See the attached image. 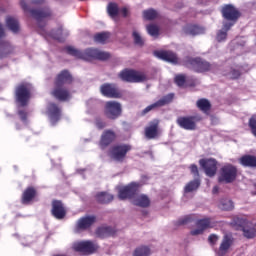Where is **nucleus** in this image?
<instances>
[{
    "label": "nucleus",
    "mask_w": 256,
    "mask_h": 256,
    "mask_svg": "<svg viewBox=\"0 0 256 256\" xmlns=\"http://www.w3.org/2000/svg\"><path fill=\"white\" fill-rule=\"evenodd\" d=\"M68 55L76 57V59H83L84 61H109L111 54L109 52L101 51L97 48H87L83 51L77 50L72 46L65 48Z\"/></svg>",
    "instance_id": "1"
},
{
    "label": "nucleus",
    "mask_w": 256,
    "mask_h": 256,
    "mask_svg": "<svg viewBox=\"0 0 256 256\" xmlns=\"http://www.w3.org/2000/svg\"><path fill=\"white\" fill-rule=\"evenodd\" d=\"M118 77L121 81H124V83H145L146 81H149L147 73L130 68H125L120 71Z\"/></svg>",
    "instance_id": "2"
},
{
    "label": "nucleus",
    "mask_w": 256,
    "mask_h": 256,
    "mask_svg": "<svg viewBox=\"0 0 256 256\" xmlns=\"http://www.w3.org/2000/svg\"><path fill=\"white\" fill-rule=\"evenodd\" d=\"M72 251L74 253H78L82 256L93 255V253H97L99 249V245L91 240H81L76 241L71 246Z\"/></svg>",
    "instance_id": "3"
},
{
    "label": "nucleus",
    "mask_w": 256,
    "mask_h": 256,
    "mask_svg": "<svg viewBox=\"0 0 256 256\" xmlns=\"http://www.w3.org/2000/svg\"><path fill=\"white\" fill-rule=\"evenodd\" d=\"M15 99L20 107H27L31 99V85L27 82L18 84L15 88Z\"/></svg>",
    "instance_id": "4"
},
{
    "label": "nucleus",
    "mask_w": 256,
    "mask_h": 256,
    "mask_svg": "<svg viewBox=\"0 0 256 256\" xmlns=\"http://www.w3.org/2000/svg\"><path fill=\"white\" fill-rule=\"evenodd\" d=\"M132 147L129 144H116L108 150V156L113 161H117L118 163H123L127 158V153L131 151Z\"/></svg>",
    "instance_id": "5"
},
{
    "label": "nucleus",
    "mask_w": 256,
    "mask_h": 256,
    "mask_svg": "<svg viewBox=\"0 0 256 256\" xmlns=\"http://www.w3.org/2000/svg\"><path fill=\"white\" fill-rule=\"evenodd\" d=\"M202 120L203 118L200 115L180 116L177 118L176 123L185 131H195L197 130V123Z\"/></svg>",
    "instance_id": "6"
},
{
    "label": "nucleus",
    "mask_w": 256,
    "mask_h": 256,
    "mask_svg": "<svg viewBox=\"0 0 256 256\" xmlns=\"http://www.w3.org/2000/svg\"><path fill=\"white\" fill-rule=\"evenodd\" d=\"M123 113V108L121 107V103L117 101H107L104 106V115L107 119H111L115 121V119H119Z\"/></svg>",
    "instance_id": "7"
},
{
    "label": "nucleus",
    "mask_w": 256,
    "mask_h": 256,
    "mask_svg": "<svg viewBox=\"0 0 256 256\" xmlns=\"http://www.w3.org/2000/svg\"><path fill=\"white\" fill-rule=\"evenodd\" d=\"M139 189H141V184L139 182H132L118 191V198L121 201H125L126 199H135V195H137Z\"/></svg>",
    "instance_id": "8"
},
{
    "label": "nucleus",
    "mask_w": 256,
    "mask_h": 256,
    "mask_svg": "<svg viewBox=\"0 0 256 256\" xmlns=\"http://www.w3.org/2000/svg\"><path fill=\"white\" fill-rule=\"evenodd\" d=\"M237 179V167L227 164L220 169L219 183H233Z\"/></svg>",
    "instance_id": "9"
},
{
    "label": "nucleus",
    "mask_w": 256,
    "mask_h": 256,
    "mask_svg": "<svg viewBox=\"0 0 256 256\" xmlns=\"http://www.w3.org/2000/svg\"><path fill=\"white\" fill-rule=\"evenodd\" d=\"M171 101H173V94H168L162 97L161 99H159L158 101H156L155 103L150 104L149 106L144 108L140 112L139 116L145 117V115H147L148 113H151V111H155V109H159V107H165V105H169Z\"/></svg>",
    "instance_id": "10"
},
{
    "label": "nucleus",
    "mask_w": 256,
    "mask_h": 256,
    "mask_svg": "<svg viewBox=\"0 0 256 256\" xmlns=\"http://www.w3.org/2000/svg\"><path fill=\"white\" fill-rule=\"evenodd\" d=\"M95 223H97V216L95 215L81 217L75 225V231L76 233H81V231H89V229L93 227Z\"/></svg>",
    "instance_id": "11"
},
{
    "label": "nucleus",
    "mask_w": 256,
    "mask_h": 256,
    "mask_svg": "<svg viewBox=\"0 0 256 256\" xmlns=\"http://www.w3.org/2000/svg\"><path fill=\"white\" fill-rule=\"evenodd\" d=\"M199 165L204 169L207 177H215L217 175V160L214 158H202L199 160Z\"/></svg>",
    "instance_id": "12"
},
{
    "label": "nucleus",
    "mask_w": 256,
    "mask_h": 256,
    "mask_svg": "<svg viewBox=\"0 0 256 256\" xmlns=\"http://www.w3.org/2000/svg\"><path fill=\"white\" fill-rule=\"evenodd\" d=\"M116 140L117 133H115V131H113L112 129L104 130L100 137L99 147L100 149L105 150L107 149V147H109V145L115 143Z\"/></svg>",
    "instance_id": "13"
},
{
    "label": "nucleus",
    "mask_w": 256,
    "mask_h": 256,
    "mask_svg": "<svg viewBox=\"0 0 256 256\" xmlns=\"http://www.w3.org/2000/svg\"><path fill=\"white\" fill-rule=\"evenodd\" d=\"M52 208L51 215L54 219H58L61 221L64 217H67V209L65 208V204L61 200H52Z\"/></svg>",
    "instance_id": "14"
},
{
    "label": "nucleus",
    "mask_w": 256,
    "mask_h": 256,
    "mask_svg": "<svg viewBox=\"0 0 256 256\" xmlns=\"http://www.w3.org/2000/svg\"><path fill=\"white\" fill-rule=\"evenodd\" d=\"M196 229L191 230L190 235L197 236L203 235L207 229H213L211 218H202L196 221Z\"/></svg>",
    "instance_id": "15"
},
{
    "label": "nucleus",
    "mask_w": 256,
    "mask_h": 256,
    "mask_svg": "<svg viewBox=\"0 0 256 256\" xmlns=\"http://www.w3.org/2000/svg\"><path fill=\"white\" fill-rule=\"evenodd\" d=\"M100 91L104 97H108L110 99L121 98V91H119V88H117V85L115 84H103Z\"/></svg>",
    "instance_id": "16"
},
{
    "label": "nucleus",
    "mask_w": 256,
    "mask_h": 256,
    "mask_svg": "<svg viewBox=\"0 0 256 256\" xmlns=\"http://www.w3.org/2000/svg\"><path fill=\"white\" fill-rule=\"evenodd\" d=\"M222 15L226 21H233L235 23L241 17V12L232 4H228L222 8Z\"/></svg>",
    "instance_id": "17"
},
{
    "label": "nucleus",
    "mask_w": 256,
    "mask_h": 256,
    "mask_svg": "<svg viewBox=\"0 0 256 256\" xmlns=\"http://www.w3.org/2000/svg\"><path fill=\"white\" fill-rule=\"evenodd\" d=\"M159 119H153L148 126L144 128V135L146 139H157L159 137Z\"/></svg>",
    "instance_id": "18"
},
{
    "label": "nucleus",
    "mask_w": 256,
    "mask_h": 256,
    "mask_svg": "<svg viewBox=\"0 0 256 256\" xmlns=\"http://www.w3.org/2000/svg\"><path fill=\"white\" fill-rule=\"evenodd\" d=\"M31 16L36 19L38 22V26L40 29H43L45 27V24H41L43 19H47V17H51V10L47 7H44L42 9H31L30 10Z\"/></svg>",
    "instance_id": "19"
},
{
    "label": "nucleus",
    "mask_w": 256,
    "mask_h": 256,
    "mask_svg": "<svg viewBox=\"0 0 256 256\" xmlns=\"http://www.w3.org/2000/svg\"><path fill=\"white\" fill-rule=\"evenodd\" d=\"M154 55L155 57H158V59H162V61L172 63L173 65H177V63H179V57L173 51L159 50L155 51Z\"/></svg>",
    "instance_id": "20"
},
{
    "label": "nucleus",
    "mask_w": 256,
    "mask_h": 256,
    "mask_svg": "<svg viewBox=\"0 0 256 256\" xmlns=\"http://www.w3.org/2000/svg\"><path fill=\"white\" fill-rule=\"evenodd\" d=\"M37 195H38L37 188L33 186L27 187L21 195L22 205H31V203H33V201L37 199Z\"/></svg>",
    "instance_id": "21"
},
{
    "label": "nucleus",
    "mask_w": 256,
    "mask_h": 256,
    "mask_svg": "<svg viewBox=\"0 0 256 256\" xmlns=\"http://www.w3.org/2000/svg\"><path fill=\"white\" fill-rule=\"evenodd\" d=\"M51 95H53L58 101H69V99H71V91L61 85H55Z\"/></svg>",
    "instance_id": "22"
},
{
    "label": "nucleus",
    "mask_w": 256,
    "mask_h": 256,
    "mask_svg": "<svg viewBox=\"0 0 256 256\" xmlns=\"http://www.w3.org/2000/svg\"><path fill=\"white\" fill-rule=\"evenodd\" d=\"M233 243H235V238H233V236L228 234L224 235L220 243V246L218 248V255L219 256L227 255L231 247H233Z\"/></svg>",
    "instance_id": "23"
},
{
    "label": "nucleus",
    "mask_w": 256,
    "mask_h": 256,
    "mask_svg": "<svg viewBox=\"0 0 256 256\" xmlns=\"http://www.w3.org/2000/svg\"><path fill=\"white\" fill-rule=\"evenodd\" d=\"M73 83V76L71 75V73H69V71L67 70H63L61 71L57 76L56 79L54 81V85H61L64 86L66 84H71Z\"/></svg>",
    "instance_id": "24"
},
{
    "label": "nucleus",
    "mask_w": 256,
    "mask_h": 256,
    "mask_svg": "<svg viewBox=\"0 0 256 256\" xmlns=\"http://www.w3.org/2000/svg\"><path fill=\"white\" fill-rule=\"evenodd\" d=\"M48 113L51 123L55 125L59 119H61V108L55 103H50L48 105Z\"/></svg>",
    "instance_id": "25"
},
{
    "label": "nucleus",
    "mask_w": 256,
    "mask_h": 256,
    "mask_svg": "<svg viewBox=\"0 0 256 256\" xmlns=\"http://www.w3.org/2000/svg\"><path fill=\"white\" fill-rule=\"evenodd\" d=\"M132 203L136 207L147 209V207L151 206V199L146 194H140L133 198Z\"/></svg>",
    "instance_id": "26"
},
{
    "label": "nucleus",
    "mask_w": 256,
    "mask_h": 256,
    "mask_svg": "<svg viewBox=\"0 0 256 256\" xmlns=\"http://www.w3.org/2000/svg\"><path fill=\"white\" fill-rule=\"evenodd\" d=\"M117 231L115 228L111 226H100L96 229V236L99 237V239H107V237H111L115 235Z\"/></svg>",
    "instance_id": "27"
},
{
    "label": "nucleus",
    "mask_w": 256,
    "mask_h": 256,
    "mask_svg": "<svg viewBox=\"0 0 256 256\" xmlns=\"http://www.w3.org/2000/svg\"><path fill=\"white\" fill-rule=\"evenodd\" d=\"M15 53V47L9 43V41L0 42V59H5Z\"/></svg>",
    "instance_id": "28"
},
{
    "label": "nucleus",
    "mask_w": 256,
    "mask_h": 256,
    "mask_svg": "<svg viewBox=\"0 0 256 256\" xmlns=\"http://www.w3.org/2000/svg\"><path fill=\"white\" fill-rule=\"evenodd\" d=\"M184 33L195 37V35H203V33H205V28L200 27L197 24H188L184 27Z\"/></svg>",
    "instance_id": "29"
},
{
    "label": "nucleus",
    "mask_w": 256,
    "mask_h": 256,
    "mask_svg": "<svg viewBox=\"0 0 256 256\" xmlns=\"http://www.w3.org/2000/svg\"><path fill=\"white\" fill-rule=\"evenodd\" d=\"M95 199L97 203H100L101 205H109V203H111L115 197L109 192H98Z\"/></svg>",
    "instance_id": "30"
},
{
    "label": "nucleus",
    "mask_w": 256,
    "mask_h": 256,
    "mask_svg": "<svg viewBox=\"0 0 256 256\" xmlns=\"http://www.w3.org/2000/svg\"><path fill=\"white\" fill-rule=\"evenodd\" d=\"M240 165L242 167H250L251 169L256 168V156L254 155H244L239 159Z\"/></svg>",
    "instance_id": "31"
},
{
    "label": "nucleus",
    "mask_w": 256,
    "mask_h": 256,
    "mask_svg": "<svg viewBox=\"0 0 256 256\" xmlns=\"http://www.w3.org/2000/svg\"><path fill=\"white\" fill-rule=\"evenodd\" d=\"M196 107L199 111H202L205 115H209L211 111V102L207 98L198 99L196 102Z\"/></svg>",
    "instance_id": "32"
},
{
    "label": "nucleus",
    "mask_w": 256,
    "mask_h": 256,
    "mask_svg": "<svg viewBox=\"0 0 256 256\" xmlns=\"http://www.w3.org/2000/svg\"><path fill=\"white\" fill-rule=\"evenodd\" d=\"M218 207L221 211H233V209H235V203L229 198H222Z\"/></svg>",
    "instance_id": "33"
},
{
    "label": "nucleus",
    "mask_w": 256,
    "mask_h": 256,
    "mask_svg": "<svg viewBox=\"0 0 256 256\" xmlns=\"http://www.w3.org/2000/svg\"><path fill=\"white\" fill-rule=\"evenodd\" d=\"M6 25L12 33H19V20L13 16H8L6 18Z\"/></svg>",
    "instance_id": "34"
},
{
    "label": "nucleus",
    "mask_w": 256,
    "mask_h": 256,
    "mask_svg": "<svg viewBox=\"0 0 256 256\" xmlns=\"http://www.w3.org/2000/svg\"><path fill=\"white\" fill-rule=\"evenodd\" d=\"M232 225H235L240 231L246 227V225H249V221L246 218L234 216L232 219Z\"/></svg>",
    "instance_id": "35"
},
{
    "label": "nucleus",
    "mask_w": 256,
    "mask_h": 256,
    "mask_svg": "<svg viewBox=\"0 0 256 256\" xmlns=\"http://www.w3.org/2000/svg\"><path fill=\"white\" fill-rule=\"evenodd\" d=\"M107 12L108 15L114 19V17L119 15V5H117L115 2H110L107 6Z\"/></svg>",
    "instance_id": "36"
},
{
    "label": "nucleus",
    "mask_w": 256,
    "mask_h": 256,
    "mask_svg": "<svg viewBox=\"0 0 256 256\" xmlns=\"http://www.w3.org/2000/svg\"><path fill=\"white\" fill-rule=\"evenodd\" d=\"M201 185V181L199 179H195L190 181L184 188L185 193H192V191H197L199 186Z\"/></svg>",
    "instance_id": "37"
},
{
    "label": "nucleus",
    "mask_w": 256,
    "mask_h": 256,
    "mask_svg": "<svg viewBox=\"0 0 256 256\" xmlns=\"http://www.w3.org/2000/svg\"><path fill=\"white\" fill-rule=\"evenodd\" d=\"M151 255V248L148 246H139L137 247L132 256H149Z\"/></svg>",
    "instance_id": "38"
},
{
    "label": "nucleus",
    "mask_w": 256,
    "mask_h": 256,
    "mask_svg": "<svg viewBox=\"0 0 256 256\" xmlns=\"http://www.w3.org/2000/svg\"><path fill=\"white\" fill-rule=\"evenodd\" d=\"M159 14L157 13V10L155 9H148L143 11V17L146 19V21H153L154 19H157V16Z\"/></svg>",
    "instance_id": "39"
},
{
    "label": "nucleus",
    "mask_w": 256,
    "mask_h": 256,
    "mask_svg": "<svg viewBox=\"0 0 256 256\" xmlns=\"http://www.w3.org/2000/svg\"><path fill=\"white\" fill-rule=\"evenodd\" d=\"M110 34L108 32H101L94 35V41L96 43H106L109 39Z\"/></svg>",
    "instance_id": "40"
},
{
    "label": "nucleus",
    "mask_w": 256,
    "mask_h": 256,
    "mask_svg": "<svg viewBox=\"0 0 256 256\" xmlns=\"http://www.w3.org/2000/svg\"><path fill=\"white\" fill-rule=\"evenodd\" d=\"M174 83L178 87H185V85H187V77L185 76V74H178L174 78Z\"/></svg>",
    "instance_id": "41"
},
{
    "label": "nucleus",
    "mask_w": 256,
    "mask_h": 256,
    "mask_svg": "<svg viewBox=\"0 0 256 256\" xmlns=\"http://www.w3.org/2000/svg\"><path fill=\"white\" fill-rule=\"evenodd\" d=\"M148 35H151V37H158L159 35V26L155 24H149L147 27Z\"/></svg>",
    "instance_id": "42"
},
{
    "label": "nucleus",
    "mask_w": 256,
    "mask_h": 256,
    "mask_svg": "<svg viewBox=\"0 0 256 256\" xmlns=\"http://www.w3.org/2000/svg\"><path fill=\"white\" fill-rule=\"evenodd\" d=\"M248 127L254 137H256V115H252L248 121Z\"/></svg>",
    "instance_id": "43"
},
{
    "label": "nucleus",
    "mask_w": 256,
    "mask_h": 256,
    "mask_svg": "<svg viewBox=\"0 0 256 256\" xmlns=\"http://www.w3.org/2000/svg\"><path fill=\"white\" fill-rule=\"evenodd\" d=\"M241 231L243 232L244 237L246 239H255L256 237V232L255 229H247V228H242Z\"/></svg>",
    "instance_id": "44"
},
{
    "label": "nucleus",
    "mask_w": 256,
    "mask_h": 256,
    "mask_svg": "<svg viewBox=\"0 0 256 256\" xmlns=\"http://www.w3.org/2000/svg\"><path fill=\"white\" fill-rule=\"evenodd\" d=\"M51 36L53 39H56V41H61L63 37V26H60L56 31L52 30Z\"/></svg>",
    "instance_id": "45"
},
{
    "label": "nucleus",
    "mask_w": 256,
    "mask_h": 256,
    "mask_svg": "<svg viewBox=\"0 0 256 256\" xmlns=\"http://www.w3.org/2000/svg\"><path fill=\"white\" fill-rule=\"evenodd\" d=\"M132 37L134 39V43L135 45H138V47H143V45L145 44V42L143 41V38L141 37V35L138 34L137 31H134L132 33Z\"/></svg>",
    "instance_id": "46"
},
{
    "label": "nucleus",
    "mask_w": 256,
    "mask_h": 256,
    "mask_svg": "<svg viewBox=\"0 0 256 256\" xmlns=\"http://www.w3.org/2000/svg\"><path fill=\"white\" fill-rule=\"evenodd\" d=\"M211 69L210 65H194L193 71L196 73H207Z\"/></svg>",
    "instance_id": "47"
},
{
    "label": "nucleus",
    "mask_w": 256,
    "mask_h": 256,
    "mask_svg": "<svg viewBox=\"0 0 256 256\" xmlns=\"http://www.w3.org/2000/svg\"><path fill=\"white\" fill-rule=\"evenodd\" d=\"M227 39V31L219 30L216 34V40L218 43H221V41H225Z\"/></svg>",
    "instance_id": "48"
},
{
    "label": "nucleus",
    "mask_w": 256,
    "mask_h": 256,
    "mask_svg": "<svg viewBox=\"0 0 256 256\" xmlns=\"http://www.w3.org/2000/svg\"><path fill=\"white\" fill-rule=\"evenodd\" d=\"M217 241H219V236L217 234H210L208 237V242L212 247L217 245Z\"/></svg>",
    "instance_id": "49"
},
{
    "label": "nucleus",
    "mask_w": 256,
    "mask_h": 256,
    "mask_svg": "<svg viewBox=\"0 0 256 256\" xmlns=\"http://www.w3.org/2000/svg\"><path fill=\"white\" fill-rule=\"evenodd\" d=\"M95 125L97 129H105L107 127V122L103 121L101 118H96Z\"/></svg>",
    "instance_id": "50"
},
{
    "label": "nucleus",
    "mask_w": 256,
    "mask_h": 256,
    "mask_svg": "<svg viewBox=\"0 0 256 256\" xmlns=\"http://www.w3.org/2000/svg\"><path fill=\"white\" fill-rule=\"evenodd\" d=\"M189 169H190L191 174L195 178L199 177V167H197V164H191Z\"/></svg>",
    "instance_id": "51"
},
{
    "label": "nucleus",
    "mask_w": 256,
    "mask_h": 256,
    "mask_svg": "<svg viewBox=\"0 0 256 256\" xmlns=\"http://www.w3.org/2000/svg\"><path fill=\"white\" fill-rule=\"evenodd\" d=\"M229 77L230 79H239L241 77V72L234 69L229 73Z\"/></svg>",
    "instance_id": "52"
},
{
    "label": "nucleus",
    "mask_w": 256,
    "mask_h": 256,
    "mask_svg": "<svg viewBox=\"0 0 256 256\" xmlns=\"http://www.w3.org/2000/svg\"><path fill=\"white\" fill-rule=\"evenodd\" d=\"M178 225H187V223H191V216H185L178 220Z\"/></svg>",
    "instance_id": "53"
},
{
    "label": "nucleus",
    "mask_w": 256,
    "mask_h": 256,
    "mask_svg": "<svg viewBox=\"0 0 256 256\" xmlns=\"http://www.w3.org/2000/svg\"><path fill=\"white\" fill-rule=\"evenodd\" d=\"M18 115H19L21 121H27V111L18 110Z\"/></svg>",
    "instance_id": "54"
},
{
    "label": "nucleus",
    "mask_w": 256,
    "mask_h": 256,
    "mask_svg": "<svg viewBox=\"0 0 256 256\" xmlns=\"http://www.w3.org/2000/svg\"><path fill=\"white\" fill-rule=\"evenodd\" d=\"M192 63H194L195 65H209V63L207 62H203V59L201 58L192 59Z\"/></svg>",
    "instance_id": "55"
},
{
    "label": "nucleus",
    "mask_w": 256,
    "mask_h": 256,
    "mask_svg": "<svg viewBox=\"0 0 256 256\" xmlns=\"http://www.w3.org/2000/svg\"><path fill=\"white\" fill-rule=\"evenodd\" d=\"M119 13H121L122 17H128L129 9H127V7H123L119 10Z\"/></svg>",
    "instance_id": "56"
},
{
    "label": "nucleus",
    "mask_w": 256,
    "mask_h": 256,
    "mask_svg": "<svg viewBox=\"0 0 256 256\" xmlns=\"http://www.w3.org/2000/svg\"><path fill=\"white\" fill-rule=\"evenodd\" d=\"M20 6L23 9V11L25 12L29 11V6L27 5V2H25V0L20 1Z\"/></svg>",
    "instance_id": "57"
},
{
    "label": "nucleus",
    "mask_w": 256,
    "mask_h": 256,
    "mask_svg": "<svg viewBox=\"0 0 256 256\" xmlns=\"http://www.w3.org/2000/svg\"><path fill=\"white\" fill-rule=\"evenodd\" d=\"M233 26V23H231V22H229V23H225L224 25H223V29H224V31H226V33H227V31H230L231 30V27Z\"/></svg>",
    "instance_id": "58"
},
{
    "label": "nucleus",
    "mask_w": 256,
    "mask_h": 256,
    "mask_svg": "<svg viewBox=\"0 0 256 256\" xmlns=\"http://www.w3.org/2000/svg\"><path fill=\"white\" fill-rule=\"evenodd\" d=\"M5 37V28H3V24L0 23V39Z\"/></svg>",
    "instance_id": "59"
},
{
    "label": "nucleus",
    "mask_w": 256,
    "mask_h": 256,
    "mask_svg": "<svg viewBox=\"0 0 256 256\" xmlns=\"http://www.w3.org/2000/svg\"><path fill=\"white\" fill-rule=\"evenodd\" d=\"M45 3V0H32L33 5H43Z\"/></svg>",
    "instance_id": "60"
},
{
    "label": "nucleus",
    "mask_w": 256,
    "mask_h": 256,
    "mask_svg": "<svg viewBox=\"0 0 256 256\" xmlns=\"http://www.w3.org/2000/svg\"><path fill=\"white\" fill-rule=\"evenodd\" d=\"M212 193L214 194L219 193V186H214L212 189Z\"/></svg>",
    "instance_id": "61"
},
{
    "label": "nucleus",
    "mask_w": 256,
    "mask_h": 256,
    "mask_svg": "<svg viewBox=\"0 0 256 256\" xmlns=\"http://www.w3.org/2000/svg\"><path fill=\"white\" fill-rule=\"evenodd\" d=\"M190 87H195V81H192V82L190 83Z\"/></svg>",
    "instance_id": "62"
},
{
    "label": "nucleus",
    "mask_w": 256,
    "mask_h": 256,
    "mask_svg": "<svg viewBox=\"0 0 256 256\" xmlns=\"http://www.w3.org/2000/svg\"><path fill=\"white\" fill-rule=\"evenodd\" d=\"M255 227H256V223H255Z\"/></svg>",
    "instance_id": "63"
}]
</instances>
